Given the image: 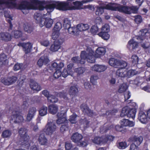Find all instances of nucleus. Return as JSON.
I'll return each mask as SVG.
<instances>
[{"instance_id":"nucleus-1","label":"nucleus","mask_w":150,"mask_h":150,"mask_svg":"<svg viewBox=\"0 0 150 150\" xmlns=\"http://www.w3.org/2000/svg\"><path fill=\"white\" fill-rule=\"evenodd\" d=\"M30 1V4L24 1L17 4L15 3V0H0V9H4L2 6L4 5L8 8H15L21 10L34 9L42 10L45 8L42 2L38 0H31Z\"/></svg>"},{"instance_id":"nucleus-2","label":"nucleus","mask_w":150,"mask_h":150,"mask_svg":"<svg viewBox=\"0 0 150 150\" xmlns=\"http://www.w3.org/2000/svg\"><path fill=\"white\" fill-rule=\"evenodd\" d=\"M93 52L90 47H88L86 51H81L80 58L78 57H73L71 60L74 62L80 63L81 64L85 63L86 60L88 62L92 63L95 62Z\"/></svg>"},{"instance_id":"nucleus-3","label":"nucleus","mask_w":150,"mask_h":150,"mask_svg":"<svg viewBox=\"0 0 150 150\" xmlns=\"http://www.w3.org/2000/svg\"><path fill=\"white\" fill-rule=\"evenodd\" d=\"M140 33L141 34L140 36H136L134 39L130 40L128 42L127 47L129 49H135L138 47V43L135 40V39H136L138 40H140L141 41L143 40L146 36L149 35V34L148 32V30L146 29H144L140 30Z\"/></svg>"},{"instance_id":"nucleus-4","label":"nucleus","mask_w":150,"mask_h":150,"mask_svg":"<svg viewBox=\"0 0 150 150\" xmlns=\"http://www.w3.org/2000/svg\"><path fill=\"white\" fill-rule=\"evenodd\" d=\"M47 15H44L42 17L40 14H35L34 16V18L36 19L37 22L40 24V25L41 27L45 25L47 28L50 27L53 23L52 19L50 18H47L46 17Z\"/></svg>"},{"instance_id":"nucleus-5","label":"nucleus","mask_w":150,"mask_h":150,"mask_svg":"<svg viewBox=\"0 0 150 150\" xmlns=\"http://www.w3.org/2000/svg\"><path fill=\"white\" fill-rule=\"evenodd\" d=\"M106 8L112 11H118L120 12L129 14L130 9L126 6H121L119 4L110 3L106 6Z\"/></svg>"},{"instance_id":"nucleus-6","label":"nucleus","mask_w":150,"mask_h":150,"mask_svg":"<svg viewBox=\"0 0 150 150\" xmlns=\"http://www.w3.org/2000/svg\"><path fill=\"white\" fill-rule=\"evenodd\" d=\"M19 133L21 137L19 144L23 146L28 147L29 146L28 143L29 137L28 136L27 130L24 128H21L19 130Z\"/></svg>"},{"instance_id":"nucleus-7","label":"nucleus","mask_w":150,"mask_h":150,"mask_svg":"<svg viewBox=\"0 0 150 150\" xmlns=\"http://www.w3.org/2000/svg\"><path fill=\"white\" fill-rule=\"evenodd\" d=\"M64 66V64L61 62H54L52 64V67L54 68L56 70L54 74V76L55 78H58L62 75V73L60 70Z\"/></svg>"},{"instance_id":"nucleus-8","label":"nucleus","mask_w":150,"mask_h":150,"mask_svg":"<svg viewBox=\"0 0 150 150\" xmlns=\"http://www.w3.org/2000/svg\"><path fill=\"white\" fill-rule=\"evenodd\" d=\"M56 128V126L54 122L53 121H51L49 120L44 131L47 134L51 135L55 131Z\"/></svg>"},{"instance_id":"nucleus-9","label":"nucleus","mask_w":150,"mask_h":150,"mask_svg":"<svg viewBox=\"0 0 150 150\" xmlns=\"http://www.w3.org/2000/svg\"><path fill=\"white\" fill-rule=\"evenodd\" d=\"M109 31V25L107 24H105L102 27L100 32L98 34V35L104 40H107L110 37L108 33Z\"/></svg>"},{"instance_id":"nucleus-10","label":"nucleus","mask_w":150,"mask_h":150,"mask_svg":"<svg viewBox=\"0 0 150 150\" xmlns=\"http://www.w3.org/2000/svg\"><path fill=\"white\" fill-rule=\"evenodd\" d=\"M19 110V108H17L16 110H14L13 111V118L12 120H14V122H15L18 123L22 122L24 120L23 117L20 114Z\"/></svg>"},{"instance_id":"nucleus-11","label":"nucleus","mask_w":150,"mask_h":150,"mask_svg":"<svg viewBox=\"0 0 150 150\" xmlns=\"http://www.w3.org/2000/svg\"><path fill=\"white\" fill-rule=\"evenodd\" d=\"M12 35L16 38H21L22 40H26L28 38L27 36L24 34H23L22 32L19 30H15L13 31L11 33Z\"/></svg>"},{"instance_id":"nucleus-12","label":"nucleus","mask_w":150,"mask_h":150,"mask_svg":"<svg viewBox=\"0 0 150 150\" xmlns=\"http://www.w3.org/2000/svg\"><path fill=\"white\" fill-rule=\"evenodd\" d=\"M109 4H106L105 2H100L99 4L100 5V7H98L97 8L96 10V14L98 16L101 15L104 12L103 9L104 8L110 10V9L106 8V6Z\"/></svg>"},{"instance_id":"nucleus-13","label":"nucleus","mask_w":150,"mask_h":150,"mask_svg":"<svg viewBox=\"0 0 150 150\" xmlns=\"http://www.w3.org/2000/svg\"><path fill=\"white\" fill-rule=\"evenodd\" d=\"M138 119L140 122L143 124L147 123L148 120L146 113L142 111H140L139 114Z\"/></svg>"},{"instance_id":"nucleus-14","label":"nucleus","mask_w":150,"mask_h":150,"mask_svg":"<svg viewBox=\"0 0 150 150\" xmlns=\"http://www.w3.org/2000/svg\"><path fill=\"white\" fill-rule=\"evenodd\" d=\"M18 45L22 47L24 51L27 54L30 52L32 46V44L30 42L20 43L18 44Z\"/></svg>"},{"instance_id":"nucleus-15","label":"nucleus","mask_w":150,"mask_h":150,"mask_svg":"<svg viewBox=\"0 0 150 150\" xmlns=\"http://www.w3.org/2000/svg\"><path fill=\"white\" fill-rule=\"evenodd\" d=\"M83 138V136L80 134L78 132L74 133L71 137V139L72 141L76 143L79 144L80 141Z\"/></svg>"},{"instance_id":"nucleus-16","label":"nucleus","mask_w":150,"mask_h":150,"mask_svg":"<svg viewBox=\"0 0 150 150\" xmlns=\"http://www.w3.org/2000/svg\"><path fill=\"white\" fill-rule=\"evenodd\" d=\"M11 39V34L6 32H2L0 33V40L8 41Z\"/></svg>"},{"instance_id":"nucleus-17","label":"nucleus","mask_w":150,"mask_h":150,"mask_svg":"<svg viewBox=\"0 0 150 150\" xmlns=\"http://www.w3.org/2000/svg\"><path fill=\"white\" fill-rule=\"evenodd\" d=\"M61 43L58 40H55L54 44L51 45L50 49L52 52H54L58 51L61 47Z\"/></svg>"},{"instance_id":"nucleus-18","label":"nucleus","mask_w":150,"mask_h":150,"mask_svg":"<svg viewBox=\"0 0 150 150\" xmlns=\"http://www.w3.org/2000/svg\"><path fill=\"white\" fill-rule=\"evenodd\" d=\"M90 28L89 25L87 24H79L77 25L76 30L77 32H82L88 30Z\"/></svg>"},{"instance_id":"nucleus-19","label":"nucleus","mask_w":150,"mask_h":150,"mask_svg":"<svg viewBox=\"0 0 150 150\" xmlns=\"http://www.w3.org/2000/svg\"><path fill=\"white\" fill-rule=\"evenodd\" d=\"M106 67L103 65H95L91 67L92 70L98 72H101L105 71Z\"/></svg>"},{"instance_id":"nucleus-20","label":"nucleus","mask_w":150,"mask_h":150,"mask_svg":"<svg viewBox=\"0 0 150 150\" xmlns=\"http://www.w3.org/2000/svg\"><path fill=\"white\" fill-rule=\"evenodd\" d=\"M93 52L94 51L93 50ZM105 52V49L104 47H98L96 51V54H94V53H93L94 59H95V57H98L100 55H104Z\"/></svg>"},{"instance_id":"nucleus-21","label":"nucleus","mask_w":150,"mask_h":150,"mask_svg":"<svg viewBox=\"0 0 150 150\" xmlns=\"http://www.w3.org/2000/svg\"><path fill=\"white\" fill-rule=\"evenodd\" d=\"M81 110L83 112L89 115L92 116V112L90 110L85 104H83L80 106Z\"/></svg>"},{"instance_id":"nucleus-22","label":"nucleus","mask_w":150,"mask_h":150,"mask_svg":"<svg viewBox=\"0 0 150 150\" xmlns=\"http://www.w3.org/2000/svg\"><path fill=\"white\" fill-rule=\"evenodd\" d=\"M23 28L25 32L30 34L31 33L33 30L32 26L28 23H25L23 24Z\"/></svg>"},{"instance_id":"nucleus-23","label":"nucleus","mask_w":150,"mask_h":150,"mask_svg":"<svg viewBox=\"0 0 150 150\" xmlns=\"http://www.w3.org/2000/svg\"><path fill=\"white\" fill-rule=\"evenodd\" d=\"M48 110L50 113L54 115L57 112L58 110V108L56 105H51L48 107Z\"/></svg>"},{"instance_id":"nucleus-24","label":"nucleus","mask_w":150,"mask_h":150,"mask_svg":"<svg viewBox=\"0 0 150 150\" xmlns=\"http://www.w3.org/2000/svg\"><path fill=\"white\" fill-rule=\"evenodd\" d=\"M143 139L142 137L141 136L139 137L134 136L132 138H130L129 139V141H132L135 143L137 145H139L142 142Z\"/></svg>"},{"instance_id":"nucleus-25","label":"nucleus","mask_w":150,"mask_h":150,"mask_svg":"<svg viewBox=\"0 0 150 150\" xmlns=\"http://www.w3.org/2000/svg\"><path fill=\"white\" fill-rule=\"evenodd\" d=\"M31 88L36 91H39L41 90V88L40 85L37 82L33 81L31 82L30 84Z\"/></svg>"},{"instance_id":"nucleus-26","label":"nucleus","mask_w":150,"mask_h":150,"mask_svg":"<svg viewBox=\"0 0 150 150\" xmlns=\"http://www.w3.org/2000/svg\"><path fill=\"white\" fill-rule=\"evenodd\" d=\"M109 64L112 66L117 67L119 66L120 61L114 58L110 59L109 61Z\"/></svg>"},{"instance_id":"nucleus-27","label":"nucleus","mask_w":150,"mask_h":150,"mask_svg":"<svg viewBox=\"0 0 150 150\" xmlns=\"http://www.w3.org/2000/svg\"><path fill=\"white\" fill-rule=\"evenodd\" d=\"M127 71L126 70L122 69L117 70L116 72V75L121 77H127Z\"/></svg>"},{"instance_id":"nucleus-28","label":"nucleus","mask_w":150,"mask_h":150,"mask_svg":"<svg viewBox=\"0 0 150 150\" xmlns=\"http://www.w3.org/2000/svg\"><path fill=\"white\" fill-rule=\"evenodd\" d=\"M121 122L122 125L125 126L132 127L134 125V122L132 121H130L127 119H123L122 120Z\"/></svg>"},{"instance_id":"nucleus-29","label":"nucleus","mask_w":150,"mask_h":150,"mask_svg":"<svg viewBox=\"0 0 150 150\" xmlns=\"http://www.w3.org/2000/svg\"><path fill=\"white\" fill-rule=\"evenodd\" d=\"M8 63L7 57L4 54H1L0 55V64L5 65Z\"/></svg>"},{"instance_id":"nucleus-30","label":"nucleus","mask_w":150,"mask_h":150,"mask_svg":"<svg viewBox=\"0 0 150 150\" xmlns=\"http://www.w3.org/2000/svg\"><path fill=\"white\" fill-rule=\"evenodd\" d=\"M136 113V110L133 108L130 109L128 110V113L127 114V117L129 118L134 119L135 117Z\"/></svg>"},{"instance_id":"nucleus-31","label":"nucleus","mask_w":150,"mask_h":150,"mask_svg":"<svg viewBox=\"0 0 150 150\" xmlns=\"http://www.w3.org/2000/svg\"><path fill=\"white\" fill-rule=\"evenodd\" d=\"M47 108L45 106L41 107L39 110V112L40 115L41 116H44L47 113Z\"/></svg>"},{"instance_id":"nucleus-32","label":"nucleus","mask_w":150,"mask_h":150,"mask_svg":"<svg viewBox=\"0 0 150 150\" xmlns=\"http://www.w3.org/2000/svg\"><path fill=\"white\" fill-rule=\"evenodd\" d=\"M38 141L41 145H45L47 143V139L43 134H40L38 138Z\"/></svg>"},{"instance_id":"nucleus-33","label":"nucleus","mask_w":150,"mask_h":150,"mask_svg":"<svg viewBox=\"0 0 150 150\" xmlns=\"http://www.w3.org/2000/svg\"><path fill=\"white\" fill-rule=\"evenodd\" d=\"M93 141L94 143L100 144L106 143V141H104L103 137H95L93 139Z\"/></svg>"},{"instance_id":"nucleus-34","label":"nucleus","mask_w":150,"mask_h":150,"mask_svg":"<svg viewBox=\"0 0 150 150\" xmlns=\"http://www.w3.org/2000/svg\"><path fill=\"white\" fill-rule=\"evenodd\" d=\"M12 134L11 131L7 129L4 130L2 132L1 136L4 138H9Z\"/></svg>"},{"instance_id":"nucleus-35","label":"nucleus","mask_w":150,"mask_h":150,"mask_svg":"<svg viewBox=\"0 0 150 150\" xmlns=\"http://www.w3.org/2000/svg\"><path fill=\"white\" fill-rule=\"evenodd\" d=\"M127 85L125 83H123L119 86L118 92L120 93H124L127 90Z\"/></svg>"},{"instance_id":"nucleus-36","label":"nucleus","mask_w":150,"mask_h":150,"mask_svg":"<svg viewBox=\"0 0 150 150\" xmlns=\"http://www.w3.org/2000/svg\"><path fill=\"white\" fill-rule=\"evenodd\" d=\"M48 62V60L47 57L45 58L44 57H42L38 60L37 64L39 67H41L43 65V63H46Z\"/></svg>"},{"instance_id":"nucleus-37","label":"nucleus","mask_w":150,"mask_h":150,"mask_svg":"<svg viewBox=\"0 0 150 150\" xmlns=\"http://www.w3.org/2000/svg\"><path fill=\"white\" fill-rule=\"evenodd\" d=\"M78 92L77 88L75 86L71 87L69 90V94L70 95H75Z\"/></svg>"},{"instance_id":"nucleus-38","label":"nucleus","mask_w":150,"mask_h":150,"mask_svg":"<svg viewBox=\"0 0 150 150\" xmlns=\"http://www.w3.org/2000/svg\"><path fill=\"white\" fill-rule=\"evenodd\" d=\"M77 116L75 114H73L70 116L69 120L72 124H74L76 122V117Z\"/></svg>"},{"instance_id":"nucleus-39","label":"nucleus","mask_w":150,"mask_h":150,"mask_svg":"<svg viewBox=\"0 0 150 150\" xmlns=\"http://www.w3.org/2000/svg\"><path fill=\"white\" fill-rule=\"evenodd\" d=\"M129 109V108L127 107L123 108L120 113L121 116L123 117L125 116H127V114L128 113V110Z\"/></svg>"},{"instance_id":"nucleus-40","label":"nucleus","mask_w":150,"mask_h":150,"mask_svg":"<svg viewBox=\"0 0 150 150\" xmlns=\"http://www.w3.org/2000/svg\"><path fill=\"white\" fill-rule=\"evenodd\" d=\"M4 16L10 23V27L11 28H12V25L10 22L11 20H12V17L7 12H5L4 13Z\"/></svg>"},{"instance_id":"nucleus-41","label":"nucleus","mask_w":150,"mask_h":150,"mask_svg":"<svg viewBox=\"0 0 150 150\" xmlns=\"http://www.w3.org/2000/svg\"><path fill=\"white\" fill-rule=\"evenodd\" d=\"M60 35L59 31L53 30L52 35V38L54 40L58 38Z\"/></svg>"},{"instance_id":"nucleus-42","label":"nucleus","mask_w":150,"mask_h":150,"mask_svg":"<svg viewBox=\"0 0 150 150\" xmlns=\"http://www.w3.org/2000/svg\"><path fill=\"white\" fill-rule=\"evenodd\" d=\"M98 79V76L96 75H92L91 76L90 81L93 85H96L97 83V80Z\"/></svg>"},{"instance_id":"nucleus-43","label":"nucleus","mask_w":150,"mask_h":150,"mask_svg":"<svg viewBox=\"0 0 150 150\" xmlns=\"http://www.w3.org/2000/svg\"><path fill=\"white\" fill-rule=\"evenodd\" d=\"M70 21L67 18H65L64 21L63 26L64 28H67L70 25Z\"/></svg>"},{"instance_id":"nucleus-44","label":"nucleus","mask_w":150,"mask_h":150,"mask_svg":"<svg viewBox=\"0 0 150 150\" xmlns=\"http://www.w3.org/2000/svg\"><path fill=\"white\" fill-rule=\"evenodd\" d=\"M47 100L49 101L52 103H56L58 101V99L57 98L51 95L48 97Z\"/></svg>"},{"instance_id":"nucleus-45","label":"nucleus","mask_w":150,"mask_h":150,"mask_svg":"<svg viewBox=\"0 0 150 150\" xmlns=\"http://www.w3.org/2000/svg\"><path fill=\"white\" fill-rule=\"evenodd\" d=\"M57 119L56 120V122L57 124L60 125L64 123L67 120L66 117H63V118L57 117Z\"/></svg>"},{"instance_id":"nucleus-46","label":"nucleus","mask_w":150,"mask_h":150,"mask_svg":"<svg viewBox=\"0 0 150 150\" xmlns=\"http://www.w3.org/2000/svg\"><path fill=\"white\" fill-rule=\"evenodd\" d=\"M57 95L58 96L63 98L66 100H67L69 99L68 97L67 96V94L64 92H60L58 93Z\"/></svg>"},{"instance_id":"nucleus-47","label":"nucleus","mask_w":150,"mask_h":150,"mask_svg":"<svg viewBox=\"0 0 150 150\" xmlns=\"http://www.w3.org/2000/svg\"><path fill=\"white\" fill-rule=\"evenodd\" d=\"M127 77H130L137 74V72L134 70H130L127 71Z\"/></svg>"},{"instance_id":"nucleus-48","label":"nucleus","mask_w":150,"mask_h":150,"mask_svg":"<svg viewBox=\"0 0 150 150\" xmlns=\"http://www.w3.org/2000/svg\"><path fill=\"white\" fill-rule=\"evenodd\" d=\"M37 111V110L36 108L32 107L29 109L28 113L30 115L35 116Z\"/></svg>"},{"instance_id":"nucleus-49","label":"nucleus","mask_w":150,"mask_h":150,"mask_svg":"<svg viewBox=\"0 0 150 150\" xmlns=\"http://www.w3.org/2000/svg\"><path fill=\"white\" fill-rule=\"evenodd\" d=\"M133 65L137 64L139 61V58L136 55H133L131 57Z\"/></svg>"},{"instance_id":"nucleus-50","label":"nucleus","mask_w":150,"mask_h":150,"mask_svg":"<svg viewBox=\"0 0 150 150\" xmlns=\"http://www.w3.org/2000/svg\"><path fill=\"white\" fill-rule=\"evenodd\" d=\"M90 30L92 33L95 34L98 31V28L96 25H94L91 27Z\"/></svg>"},{"instance_id":"nucleus-51","label":"nucleus","mask_w":150,"mask_h":150,"mask_svg":"<svg viewBox=\"0 0 150 150\" xmlns=\"http://www.w3.org/2000/svg\"><path fill=\"white\" fill-rule=\"evenodd\" d=\"M67 29L69 33L72 34H74L77 32L75 27H68Z\"/></svg>"},{"instance_id":"nucleus-52","label":"nucleus","mask_w":150,"mask_h":150,"mask_svg":"<svg viewBox=\"0 0 150 150\" xmlns=\"http://www.w3.org/2000/svg\"><path fill=\"white\" fill-rule=\"evenodd\" d=\"M62 28V24L61 23L59 22H58L55 24L53 30L59 31Z\"/></svg>"},{"instance_id":"nucleus-53","label":"nucleus","mask_w":150,"mask_h":150,"mask_svg":"<svg viewBox=\"0 0 150 150\" xmlns=\"http://www.w3.org/2000/svg\"><path fill=\"white\" fill-rule=\"evenodd\" d=\"M75 71L78 74H83L85 71V69L83 67H79L75 69Z\"/></svg>"},{"instance_id":"nucleus-54","label":"nucleus","mask_w":150,"mask_h":150,"mask_svg":"<svg viewBox=\"0 0 150 150\" xmlns=\"http://www.w3.org/2000/svg\"><path fill=\"white\" fill-rule=\"evenodd\" d=\"M127 143L125 142H122L119 143V148L120 149H124L127 147Z\"/></svg>"},{"instance_id":"nucleus-55","label":"nucleus","mask_w":150,"mask_h":150,"mask_svg":"<svg viewBox=\"0 0 150 150\" xmlns=\"http://www.w3.org/2000/svg\"><path fill=\"white\" fill-rule=\"evenodd\" d=\"M9 82H10V85L14 83L17 80V78L15 76H12L11 77L8 78Z\"/></svg>"},{"instance_id":"nucleus-56","label":"nucleus","mask_w":150,"mask_h":150,"mask_svg":"<svg viewBox=\"0 0 150 150\" xmlns=\"http://www.w3.org/2000/svg\"><path fill=\"white\" fill-rule=\"evenodd\" d=\"M41 45L45 47L48 46L50 44V42L47 40H44L40 42Z\"/></svg>"},{"instance_id":"nucleus-57","label":"nucleus","mask_w":150,"mask_h":150,"mask_svg":"<svg viewBox=\"0 0 150 150\" xmlns=\"http://www.w3.org/2000/svg\"><path fill=\"white\" fill-rule=\"evenodd\" d=\"M135 21L137 23H138L142 21V18L140 16H135Z\"/></svg>"},{"instance_id":"nucleus-58","label":"nucleus","mask_w":150,"mask_h":150,"mask_svg":"<svg viewBox=\"0 0 150 150\" xmlns=\"http://www.w3.org/2000/svg\"><path fill=\"white\" fill-rule=\"evenodd\" d=\"M113 138L111 136H107V137H103V140L104 141H106L107 143L108 141H112L113 139Z\"/></svg>"},{"instance_id":"nucleus-59","label":"nucleus","mask_w":150,"mask_h":150,"mask_svg":"<svg viewBox=\"0 0 150 150\" xmlns=\"http://www.w3.org/2000/svg\"><path fill=\"white\" fill-rule=\"evenodd\" d=\"M22 66V65L21 64L17 63L13 67L14 70L15 71H17L20 69Z\"/></svg>"},{"instance_id":"nucleus-60","label":"nucleus","mask_w":150,"mask_h":150,"mask_svg":"<svg viewBox=\"0 0 150 150\" xmlns=\"http://www.w3.org/2000/svg\"><path fill=\"white\" fill-rule=\"evenodd\" d=\"M70 74H71L70 72L68 73L66 69H64L62 73V76L64 78L67 77L68 74L69 75Z\"/></svg>"},{"instance_id":"nucleus-61","label":"nucleus","mask_w":150,"mask_h":150,"mask_svg":"<svg viewBox=\"0 0 150 150\" xmlns=\"http://www.w3.org/2000/svg\"><path fill=\"white\" fill-rule=\"evenodd\" d=\"M57 117H60L61 118L66 117L65 111H62L58 112L57 115Z\"/></svg>"},{"instance_id":"nucleus-62","label":"nucleus","mask_w":150,"mask_h":150,"mask_svg":"<svg viewBox=\"0 0 150 150\" xmlns=\"http://www.w3.org/2000/svg\"><path fill=\"white\" fill-rule=\"evenodd\" d=\"M65 149L66 150H70L72 147V144L69 143H66L65 144Z\"/></svg>"},{"instance_id":"nucleus-63","label":"nucleus","mask_w":150,"mask_h":150,"mask_svg":"<svg viewBox=\"0 0 150 150\" xmlns=\"http://www.w3.org/2000/svg\"><path fill=\"white\" fill-rule=\"evenodd\" d=\"M129 8L130 9V14L131 13H135L137 12V8L135 6H132L131 7H129Z\"/></svg>"},{"instance_id":"nucleus-64","label":"nucleus","mask_w":150,"mask_h":150,"mask_svg":"<svg viewBox=\"0 0 150 150\" xmlns=\"http://www.w3.org/2000/svg\"><path fill=\"white\" fill-rule=\"evenodd\" d=\"M68 129V128L67 126L65 125H62L60 127L61 131L62 132L65 131L67 130Z\"/></svg>"}]
</instances>
